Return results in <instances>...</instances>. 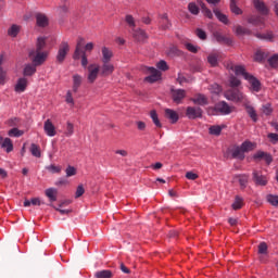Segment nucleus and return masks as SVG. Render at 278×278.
I'll return each mask as SVG.
<instances>
[{
    "label": "nucleus",
    "instance_id": "nucleus-57",
    "mask_svg": "<svg viewBox=\"0 0 278 278\" xmlns=\"http://www.w3.org/2000/svg\"><path fill=\"white\" fill-rule=\"evenodd\" d=\"M202 14H204L206 18H214V13H212V10H210L207 7L202 9Z\"/></svg>",
    "mask_w": 278,
    "mask_h": 278
},
{
    "label": "nucleus",
    "instance_id": "nucleus-54",
    "mask_svg": "<svg viewBox=\"0 0 278 278\" xmlns=\"http://www.w3.org/2000/svg\"><path fill=\"white\" fill-rule=\"evenodd\" d=\"M156 68H159V71H168V64L166 61L161 60L156 63Z\"/></svg>",
    "mask_w": 278,
    "mask_h": 278
},
{
    "label": "nucleus",
    "instance_id": "nucleus-9",
    "mask_svg": "<svg viewBox=\"0 0 278 278\" xmlns=\"http://www.w3.org/2000/svg\"><path fill=\"white\" fill-rule=\"evenodd\" d=\"M70 51H71V46H68V42H66V41L61 42V45L59 47V52L56 55L58 62H64V60H66V55L68 54Z\"/></svg>",
    "mask_w": 278,
    "mask_h": 278
},
{
    "label": "nucleus",
    "instance_id": "nucleus-10",
    "mask_svg": "<svg viewBox=\"0 0 278 278\" xmlns=\"http://www.w3.org/2000/svg\"><path fill=\"white\" fill-rule=\"evenodd\" d=\"M247 22L250 25H253V27H264L265 23H266V18H264V16L262 15H250L247 18Z\"/></svg>",
    "mask_w": 278,
    "mask_h": 278
},
{
    "label": "nucleus",
    "instance_id": "nucleus-49",
    "mask_svg": "<svg viewBox=\"0 0 278 278\" xmlns=\"http://www.w3.org/2000/svg\"><path fill=\"white\" fill-rule=\"evenodd\" d=\"M65 175L66 177H75V175H77V168L68 165L65 169Z\"/></svg>",
    "mask_w": 278,
    "mask_h": 278
},
{
    "label": "nucleus",
    "instance_id": "nucleus-32",
    "mask_svg": "<svg viewBox=\"0 0 278 278\" xmlns=\"http://www.w3.org/2000/svg\"><path fill=\"white\" fill-rule=\"evenodd\" d=\"M213 12L216 18L220 21V23H224V25H229V18L227 17V15L223 14V12H220L218 9H214Z\"/></svg>",
    "mask_w": 278,
    "mask_h": 278
},
{
    "label": "nucleus",
    "instance_id": "nucleus-5",
    "mask_svg": "<svg viewBox=\"0 0 278 278\" xmlns=\"http://www.w3.org/2000/svg\"><path fill=\"white\" fill-rule=\"evenodd\" d=\"M143 71L149 75L144 78V81H148V84H155V81L162 79V72L157 71L155 67H144Z\"/></svg>",
    "mask_w": 278,
    "mask_h": 278
},
{
    "label": "nucleus",
    "instance_id": "nucleus-33",
    "mask_svg": "<svg viewBox=\"0 0 278 278\" xmlns=\"http://www.w3.org/2000/svg\"><path fill=\"white\" fill-rule=\"evenodd\" d=\"M240 147H241L243 153H249V151H253V149H255V147H257V144H255L254 142H251V141H244Z\"/></svg>",
    "mask_w": 278,
    "mask_h": 278
},
{
    "label": "nucleus",
    "instance_id": "nucleus-6",
    "mask_svg": "<svg viewBox=\"0 0 278 278\" xmlns=\"http://www.w3.org/2000/svg\"><path fill=\"white\" fill-rule=\"evenodd\" d=\"M43 131L48 138H55V136H58V127H55V124H53L51 118L45 121Z\"/></svg>",
    "mask_w": 278,
    "mask_h": 278
},
{
    "label": "nucleus",
    "instance_id": "nucleus-36",
    "mask_svg": "<svg viewBox=\"0 0 278 278\" xmlns=\"http://www.w3.org/2000/svg\"><path fill=\"white\" fill-rule=\"evenodd\" d=\"M207 62L211 66H218V52L208 54Z\"/></svg>",
    "mask_w": 278,
    "mask_h": 278
},
{
    "label": "nucleus",
    "instance_id": "nucleus-31",
    "mask_svg": "<svg viewBox=\"0 0 278 278\" xmlns=\"http://www.w3.org/2000/svg\"><path fill=\"white\" fill-rule=\"evenodd\" d=\"M81 42H84V38H80L76 45V49L74 52V60H79L81 55H84V50H81Z\"/></svg>",
    "mask_w": 278,
    "mask_h": 278
},
{
    "label": "nucleus",
    "instance_id": "nucleus-15",
    "mask_svg": "<svg viewBox=\"0 0 278 278\" xmlns=\"http://www.w3.org/2000/svg\"><path fill=\"white\" fill-rule=\"evenodd\" d=\"M0 148L4 149L8 153H12L14 151V143H12V139L0 137Z\"/></svg>",
    "mask_w": 278,
    "mask_h": 278
},
{
    "label": "nucleus",
    "instance_id": "nucleus-1",
    "mask_svg": "<svg viewBox=\"0 0 278 278\" xmlns=\"http://www.w3.org/2000/svg\"><path fill=\"white\" fill-rule=\"evenodd\" d=\"M47 40H49V37L37 38L36 48L30 50L28 54L33 64H26L24 66V77H31V75L36 74V66H42V64L47 62V59L49 58V51L45 50Z\"/></svg>",
    "mask_w": 278,
    "mask_h": 278
},
{
    "label": "nucleus",
    "instance_id": "nucleus-16",
    "mask_svg": "<svg viewBox=\"0 0 278 278\" xmlns=\"http://www.w3.org/2000/svg\"><path fill=\"white\" fill-rule=\"evenodd\" d=\"M253 180L256 186H266L268 184V178L262 174V172H253Z\"/></svg>",
    "mask_w": 278,
    "mask_h": 278
},
{
    "label": "nucleus",
    "instance_id": "nucleus-50",
    "mask_svg": "<svg viewBox=\"0 0 278 278\" xmlns=\"http://www.w3.org/2000/svg\"><path fill=\"white\" fill-rule=\"evenodd\" d=\"M20 123H21V119H18V117H12L7 121L8 127H13V128L18 127Z\"/></svg>",
    "mask_w": 278,
    "mask_h": 278
},
{
    "label": "nucleus",
    "instance_id": "nucleus-27",
    "mask_svg": "<svg viewBox=\"0 0 278 278\" xmlns=\"http://www.w3.org/2000/svg\"><path fill=\"white\" fill-rule=\"evenodd\" d=\"M230 153L235 160H244V150H242L241 146L232 148Z\"/></svg>",
    "mask_w": 278,
    "mask_h": 278
},
{
    "label": "nucleus",
    "instance_id": "nucleus-7",
    "mask_svg": "<svg viewBox=\"0 0 278 278\" xmlns=\"http://www.w3.org/2000/svg\"><path fill=\"white\" fill-rule=\"evenodd\" d=\"M253 7L261 16H268L270 14V9H268L264 0H253Z\"/></svg>",
    "mask_w": 278,
    "mask_h": 278
},
{
    "label": "nucleus",
    "instance_id": "nucleus-58",
    "mask_svg": "<svg viewBox=\"0 0 278 278\" xmlns=\"http://www.w3.org/2000/svg\"><path fill=\"white\" fill-rule=\"evenodd\" d=\"M211 92L214 94H220V92H223V88H220L218 84H214L211 86Z\"/></svg>",
    "mask_w": 278,
    "mask_h": 278
},
{
    "label": "nucleus",
    "instance_id": "nucleus-41",
    "mask_svg": "<svg viewBox=\"0 0 278 278\" xmlns=\"http://www.w3.org/2000/svg\"><path fill=\"white\" fill-rule=\"evenodd\" d=\"M188 11L190 12V14H193L194 16H197L199 12H201V9H199V5L197 4V2H190L188 4Z\"/></svg>",
    "mask_w": 278,
    "mask_h": 278
},
{
    "label": "nucleus",
    "instance_id": "nucleus-37",
    "mask_svg": "<svg viewBox=\"0 0 278 278\" xmlns=\"http://www.w3.org/2000/svg\"><path fill=\"white\" fill-rule=\"evenodd\" d=\"M150 118H152V122L155 125V127L162 128V122H160V117L157 116V112L155 110H152L150 112Z\"/></svg>",
    "mask_w": 278,
    "mask_h": 278
},
{
    "label": "nucleus",
    "instance_id": "nucleus-52",
    "mask_svg": "<svg viewBox=\"0 0 278 278\" xmlns=\"http://www.w3.org/2000/svg\"><path fill=\"white\" fill-rule=\"evenodd\" d=\"M86 192V189L84 188V185H78L75 192V199H79L80 197H84Z\"/></svg>",
    "mask_w": 278,
    "mask_h": 278
},
{
    "label": "nucleus",
    "instance_id": "nucleus-30",
    "mask_svg": "<svg viewBox=\"0 0 278 278\" xmlns=\"http://www.w3.org/2000/svg\"><path fill=\"white\" fill-rule=\"evenodd\" d=\"M237 36H251V29L237 25L233 29Z\"/></svg>",
    "mask_w": 278,
    "mask_h": 278
},
{
    "label": "nucleus",
    "instance_id": "nucleus-26",
    "mask_svg": "<svg viewBox=\"0 0 278 278\" xmlns=\"http://www.w3.org/2000/svg\"><path fill=\"white\" fill-rule=\"evenodd\" d=\"M254 160H264L266 164H270V162H273V156L268 153L258 151L254 154Z\"/></svg>",
    "mask_w": 278,
    "mask_h": 278
},
{
    "label": "nucleus",
    "instance_id": "nucleus-34",
    "mask_svg": "<svg viewBox=\"0 0 278 278\" xmlns=\"http://www.w3.org/2000/svg\"><path fill=\"white\" fill-rule=\"evenodd\" d=\"M24 134H25V131L15 127V128H12L8 131V137L9 138H21V136H23Z\"/></svg>",
    "mask_w": 278,
    "mask_h": 278
},
{
    "label": "nucleus",
    "instance_id": "nucleus-35",
    "mask_svg": "<svg viewBox=\"0 0 278 278\" xmlns=\"http://www.w3.org/2000/svg\"><path fill=\"white\" fill-rule=\"evenodd\" d=\"M96 278H112L113 274L112 270L103 269L94 273Z\"/></svg>",
    "mask_w": 278,
    "mask_h": 278
},
{
    "label": "nucleus",
    "instance_id": "nucleus-12",
    "mask_svg": "<svg viewBox=\"0 0 278 278\" xmlns=\"http://www.w3.org/2000/svg\"><path fill=\"white\" fill-rule=\"evenodd\" d=\"M114 73V64L110 62H102V66H100V75L102 77H110Z\"/></svg>",
    "mask_w": 278,
    "mask_h": 278
},
{
    "label": "nucleus",
    "instance_id": "nucleus-8",
    "mask_svg": "<svg viewBox=\"0 0 278 278\" xmlns=\"http://www.w3.org/2000/svg\"><path fill=\"white\" fill-rule=\"evenodd\" d=\"M186 116L189 117L191 121H194L195 118H202L203 109L199 106H188L186 111Z\"/></svg>",
    "mask_w": 278,
    "mask_h": 278
},
{
    "label": "nucleus",
    "instance_id": "nucleus-28",
    "mask_svg": "<svg viewBox=\"0 0 278 278\" xmlns=\"http://www.w3.org/2000/svg\"><path fill=\"white\" fill-rule=\"evenodd\" d=\"M81 81H84V78L79 74H75L73 76V92H77L79 90V87L81 86Z\"/></svg>",
    "mask_w": 278,
    "mask_h": 278
},
{
    "label": "nucleus",
    "instance_id": "nucleus-38",
    "mask_svg": "<svg viewBox=\"0 0 278 278\" xmlns=\"http://www.w3.org/2000/svg\"><path fill=\"white\" fill-rule=\"evenodd\" d=\"M230 10L232 14H237V15L242 14V9L238 7V0H230Z\"/></svg>",
    "mask_w": 278,
    "mask_h": 278
},
{
    "label": "nucleus",
    "instance_id": "nucleus-21",
    "mask_svg": "<svg viewBox=\"0 0 278 278\" xmlns=\"http://www.w3.org/2000/svg\"><path fill=\"white\" fill-rule=\"evenodd\" d=\"M165 117L168 118V121H170L173 124L179 121V114L173 109H165Z\"/></svg>",
    "mask_w": 278,
    "mask_h": 278
},
{
    "label": "nucleus",
    "instance_id": "nucleus-59",
    "mask_svg": "<svg viewBox=\"0 0 278 278\" xmlns=\"http://www.w3.org/2000/svg\"><path fill=\"white\" fill-rule=\"evenodd\" d=\"M254 61L255 62H263L264 61V52L256 51L254 54Z\"/></svg>",
    "mask_w": 278,
    "mask_h": 278
},
{
    "label": "nucleus",
    "instance_id": "nucleus-14",
    "mask_svg": "<svg viewBox=\"0 0 278 278\" xmlns=\"http://www.w3.org/2000/svg\"><path fill=\"white\" fill-rule=\"evenodd\" d=\"M172 99L174 103H181L186 99V90L184 89H172Z\"/></svg>",
    "mask_w": 278,
    "mask_h": 278
},
{
    "label": "nucleus",
    "instance_id": "nucleus-48",
    "mask_svg": "<svg viewBox=\"0 0 278 278\" xmlns=\"http://www.w3.org/2000/svg\"><path fill=\"white\" fill-rule=\"evenodd\" d=\"M46 168H47V170H49V173H52V174L62 173V166H60V165L51 164V165L47 166Z\"/></svg>",
    "mask_w": 278,
    "mask_h": 278
},
{
    "label": "nucleus",
    "instance_id": "nucleus-40",
    "mask_svg": "<svg viewBox=\"0 0 278 278\" xmlns=\"http://www.w3.org/2000/svg\"><path fill=\"white\" fill-rule=\"evenodd\" d=\"M244 205V199L237 195L235 198V202L232 203V210H242V206Z\"/></svg>",
    "mask_w": 278,
    "mask_h": 278
},
{
    "label": "nucleus",
    "instance_id": "nucleus-61",
    "mask_svg": "<svg viewBox=\"0 0 278 278\" xmlns=\"http://www.w3.org/2000/svg\"><path fill=\"white\" fill-rule=\"evenodd\" d=\"M185 47L191 53H197V51H199V47H197V46H194L192 43H186Z\"/></svg>",
    "mask_w": 278,
    "mask_h": 278
},
{
    "label": "nucleus",
    "instance_id": "nucleus-47",
    "mask_svg": "<svg viewBox=\"0 0 278 278\" xmlns=\"http://www.w3.org/2000/svg\"><path fill=\"white\" fill-rule=\"evenodd\" d=\"M267 202H269L270 205H273L274 207H278V195L276 194H268L266 197Z\"/></svg>",
    "mask_w": 278,
    "mask_h": 278
},
{
    "label": "nucleus",
    "instance_id": "nucleus-42",
    "mask_svg": "<svg viewBox=\"0 0 278 278\" xmlns=\"http://www.w3.org/2000/svg\"><path fill=\"white\" fill-rule=\"evenodd\" d=\"M160 25H161L162 29H168V27H170V22L168 21L167 14L161 15Z\"/></svg>",
    "mask_w": 278,
    "mask_h": 278
},
{
    "label": "nucleus",
    "instance_id": "nucleus-24",
    "mask_svg": "<svg viewBox=\"0 0 278 278\" xmlns=\"http://www.w3.org/2000/svg\"><path fill=\"white\" fill-rule=\"evenodd\" d=\"M21 29H23V26L18 24H12L8 29V36H10L11 38H16V36L21 34Z\"/></svg>",
    "mask_w": 278,
    "mask_h": 278
},
{
    "label": "nucleus",
    "instance_id": "nucleus-11",
    "mask_svg": "<svg viewBox=\"0 0 278 278\" xmlns=\"http://www.w3.org/2000/svg\"><path fill=\"white\" fill-rule=\"evenodd\" d=\"M215 110L223 116H227V114H231V112H233V106H230L227 102L222 101L215 105Z\"/></svg>",
    "mask_w": 278,
    "mask_h": 278
},
{
    "label": "nucleus",
    "instance_id": "nucleus-29",
    "mask_svg": "<svg viewBox=\"0 0 278 278\" xmlns=\"http://www.w3.org/2000/svg\"><path fill=\"white\" fill-rule=\"evenodd\" d=\"M225 127H227L226 125H213L208 128V134H211V136H220L223 129H225Z\"/></svg>",
    "mask_w": 278,
    "mask_h": 278
},
{
    "label": "nucleus",
    "instance_id": "nucleus-25",
    "mask_svg": "<svg viewBox=\"0 0 278 278\" xmlns=\"http://www.w3.org/2000/svg\"><path fill=\"white\" fill-rule=\"evenodd\" d=\"M243 105L253 123H257V112L255 111V109L251 104H249V102H245Z\"/></svg>",
    "mask_w": 278,
    "mask_h": 278
},
{
    "label": "nucleus",
    "instance_id": "nucleus-43",
    "mask_svg": "<svg viewBox=\"0 0 278 278\" xmlns=\"http://www.w3.org/2000/svg\"><path fill=\"white\" fill-rule=\"evenodd\" d=\"M65 102L70 108H75V99L73 98V91L68 90L65 94Z\"/></svg>",
    "mask_w": 278,
    "mask_h": 278
},
{
    "label": "nucleus",
    "instance_id": "nucleus-20",
    "mask_svg": "<svg viewBox=\"0 0 278 278\" xmlns=\"http://www.w3.org/2000/svg\"><path fill=\"white\" fill-rule=\"evenodd\" d=\"M101 53H102V62H111L112 59L114 58V52L112 51V49L108 47H102Z\"/></svg>",
    "mask_w": 278,
    "mask_h": 278
},
{
    "label": "nucleus",
    "instance_id": "nucleus-23",
    "mask_svg": "<svg viewBox=\"0 0 278 278\" xmlns=\"http://www.w3.org/2000/svg\"><path fill=\"white\" fill-rule=\"evenodd\" d=\"M45 194L49 199L50 203H55V201H58V189L48 188L46 189Z\"/></svg>",
    "mask_w": 278,
    "mask_h": 278
},
{
    "label": "nucleus",
    "instance_id": "nucleus-56",
    "mask_svg": "<svg viewBox=\"0 0 278 278\" xmlns=\"http://www.w3.org/2000/svg\"><path fill=\"white\" fill-rule=\"evenodd\" d=\"M127 25L134 29V27H136V20L134 18V16L131 15H126V18H125Z\"/></svg>",
    "mask_w": 278,
    "mask_h": 278
},
{
    "label": "nucleus",
    "instance_id": "nucleus-63",
    "mask_svg": "<svg viewBox=\"0 0 278 278\" xmlns=\"http://www.w3.org/2000/svg\"><path fill=\"white\" fill-rule=\"evenodd\" d=\"M267 138L273 142V144H277L278 142V135L275 132H271L267 136Z\"/></svg>",
    "mask_w": 278,
    "mask_h": 278
},
{
    "label": "nucleus",
    "instance_id": "nucleus-60",
    "mask_svg": "<svg viewBox=\"0 0 278 278\" xmlns=\"http://www.w3.org/2000/svg\"><path fill=\"white\" fill-rule=\"evenodd\" d=\"M267 251H268V245H266L265 242L260 243V245H258V253L264 255V254H266Z\"/></svg>",
    "mask_w": 278,
    "mask_h": 278
},
{
    "label": "nucleus",
    "instance_id": "nucleus-17",
    "mask_svg": "<svg viewBox=\"0 0 278 278\" xmlns=\"http://www.w3.org/2000/svg\"><path fill=\"white\" fill-rule=\"evenodd\" d=\"M37 27H48L49 26V17L45 13H37L35 15Z\"/></svg>",
    "mask_w": 278,
    "mask_h": 278
},
{
    "label": "nucleus",
    "instance_id": "nucleus-4",
    "mask_svg": "<svg viewBox=\"0 0 278 278\" xmlns=\"http://www.w3.org/2000/svg\"><path fill=\"white\" fill-rule=\"evenodd\" d=\"M101 75V65L99 63H91L87 66V81L88 84H94Z\"/></svg>",
    "mask_w": 278,
    "mask_h": 278
},
{
    "label": "nucleus",
    "instance_id": "nucleus-46",
    "mask_svg": "<svg viewBox=\"0 0 278 278\" xmlns=\"http://www.w3.org/2000/svg\"><path fill=\"white\" fill-rule=\"evenodd\" d=\"M30 153H31V155H34V157H40V155H41L40 146H38L36 143H31Z\"/></svg>",
    "mask_w": 278,
    "mask_h": 278
},
{
    "label": "nucleus",
    "instance_id": "nucleus-2",
    "mask_svg": "<svg viewBox=\"0 0 278 278\" xmlns=\"http://www.w3.org/2000/svg\"><path fill=\"white\" fill-rule=\"evenodd\" d=\"M227 68L228 71H232V73H235L237 77H243V79H245V81L250 84V90H252V92H260V90H262V84L260 83V80L255 78V76L247 72V68H244V66L229 64Z\"/></svg>",
    "mask_w": 278,
    "mask_h": 278
},
{
    "label": "nucleus",
    "instance_id": "nucleus-44",
    "mask_svg": "<svg viewBox=\"0 0 278 278\" xmlns=\"http://www.w3.org/2000/svg\"><path fill=\"white\" fill-rule=\"evenodd\" d=\"M236 179H238L239 185L241 186L242 189L247 188V184H249V176L239 175V176H236Z\"/></svg>",
    "mask_w": 278,
    "mask_h": 278
},
{
    "label": "nucleus",
    "instance_id": "nucleus-39",
    "mask_svg": "<svg viewBox=\"0 0 278 278\" xmlns=\"http://www.w3.org/2000/svg\"><path fill=\"white\" fill-rule=\"evenodd\" d=\"M256 38H260V40H267V41H273L275 38V35L273 31H266L265 34H256Z\"/></svg>",
    "mask_w": 278,
    "mask_h": 278
},
{
    "label": "nucleus",
    "instance_id": "nucleus-62",
    "mask_svg": "<svg viewBox=\"0 0 278 278\" xmlns=\"http://www.w3.org/2000/svg\"><path fill=\"white\" fill-rule=\"evenodd\" d=\"M268 63L273 67L277 66L278 65V54H275L271 58H269Z\"/></svg>",
    "mask_w": 278,
    "mask_h": 278
},
{
    "label": "nucleus",
    "instance_id": "nucleus-53",
    "mask_svg": "<svg viewBox=\"0 0 278 278\" xmlns=\"http://www.w3.org/2000/svg\"><path fill=\"white\" fill-rule=\"evenodd\" d=\"M73 134H75V126L73 123L67 122L65 136L71 137Z\"/></svg>",
    "mask_w": 278,
    "mask_h": 278
},
{
    "label": "nucleus",
    "instance_id": "nucleus-55",
    "mask_svg": "<svg viewBox=\"0 0 278 278\" xmlns=\"http://www.w3.org/2000/svg\"><path fill=\"white\" fill-rule=\"evenodd\" d=\"M195 36H198V38H200V40H206L207 39V34L205 33V30L198 28L195 30Z\"/></svg>",
    "mask_w": 278,
    "mask_h": 278
},
{
    "label": "nucleus",
    "instance_id": "nucleus-22",
    "mask_svg": "<svg viewBox=\"0 0 278 278\" xmlns=\"http://www.w3.org/2000/svg\"><path fill=\"white\" fill-rule=\"evenodd\" d=\"M132 38H135V40L138 42H144L148 36L142 29H132Z\"/></svg>",
    "mask_w": 278,
    "mask_h": 278
},
{
    "label": "nucleus",
    "instance_id": "nucleus-18",
    "mask_svg": "<svg viewBox=\"0 0 278 278\" xmlns=\"http://www.w3.org/2000/svg\"><path fill=\"white\" fill-rule=\"evenodd\" d=\"M192 103L194 105H207L210 103V100L206 98L205 94L197 93L193 98H191Z\"/></svg>",
    "mask_w": 278,
    "mask_h": 278
},
{
    "label": "nucleus",
    "instance_id": "nucleus-45",
    "mask_svg": "<svg viewBox=\"0 0 278 278\" xmlns=\"http://www.w3.org/2000/svg\"><path fill=\"white\" fill-rule=\"evenodd\" d=\"M230 88H241L242 81L236 76H230L229 78Z\"/></svg>",
    "mask_w": 278,
    "mask_h": 278
},
{
    "label": "nucleus",
    "instance_id": "nucleus-3",
    "mask_svg": "<svg viewBox=\"0 0 278 278\" xmlns=\"http://www.w3.org/2000/svg\"><path fill=\"white\" fill-rule=\"evenodd\" d=\"M224 97L228 101H233L235 103H249L247 96L242 92V87L226 90Z\"/></svg>",
    "mask_w": 278,
    "mask_h": 278
},
{
    "label": "nucleus",
    "instance_id": "nucleus-13",
    "mask_svg": "<svg viewBox=\"0 0 278 278\" xmlns=\"http://www.w3.org/2000/svg\"><path fill=\"white\" fill-rule=\"evenodd\" d=\"M28 84H29V80H27V78L25 77L18 78L14 86L15 92H17L18 94H21V92H25V90H27Z\"/></svg>",
    "mask_w": 278,
    "mask_h": 278
},
{
    "label": "nucleus",
    "instance_id": "nucleus-51",
    "mask_svg": "<svg viewBox=\"0 0 278 278\" xmlns=\"http://www.w3.org/2000/svg\"><path fill=\"white\" fill-rule=\"evenodd\" d=\"M213 36L217 42H229V38L223 36L219 31H215Z\"/></svg>",
    "mask_w": 278,
    "mask_h": 278
},
{
    "label": "nucleus",
    "instance_id": "nucleus-19",
    "mask_svg": "<svg viewBox=\"0 0 278 278\" xmlns=\"http://www.w3.org/2000/svg\"><path fill=\"white\" fill-rule=\"evenodd\" d=\"M3 62H5V54H0V84L3 86L8 81V72L3 70Z\"/></svg>",
    "mask_w": 278,
    "mask_h": 278
},
{
    "label": "nucleus",
    "instance_id": "nucleus-64",
    "mask_svg": "<svg viewBox=\"0 0 278 278\" xmlns=\"http://www.w3.org/2000/svg\"><path fill=\"white\" fill-rule=\"evenodd\" d=\"M55 186H68V179L66 178H59L56 182L54 184Z\"/></svg>",
    "mask_w": 278,
    "mask_h": 278
}]
</instances>
